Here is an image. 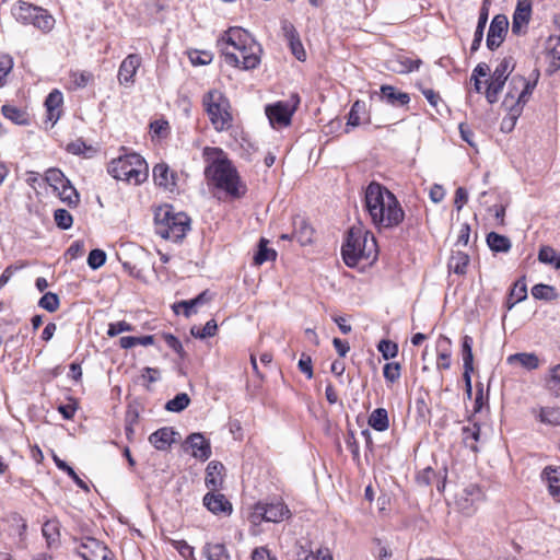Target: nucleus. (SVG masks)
Masks as SVG:
<instances>
[{"label":"nucleus","instance_id":"f257e3e1","mask_svg":"<svg viewBox=\"0 0 560 560\" xmlns=\"http://www.w3.org/2000/svg\"><path fill=\"white\" fill-rule=\"evenodd\" d=\"M202 155L207 163L205 176L209 182L223 190L232 200L240 199L246 194V185L241 180L237 170L222 149L206 147Z\"/></svg>","mask_w":560,"mask_h":560},{"label":"nucleus","instance_id":"f03ea898","mask_svg":"<svg viewBox=\"0 0 560 560\" xmlns=\"http://www.w3.org/2000/svg\"><path fill=\"white\" fill-rule=\"evenodd\" d=\"M365 209L377 229L398 226L405 218L397 197L385 186L371 182L364 194Z\"/></svg>","mask_w":560,"mask_h":560},{"label":"nucleus","instance_id":"7ed1b4c3","mask_svg":"<svg viewBox=\"0 0 560 560\" xmlns=\"http://www.w3.org/2000/svg\"><path fill=\"white\" fill-rule=\"evenodd\" d=\"M345 264L355 267L360 261H373L376 259V242L372 234L361 229L351 228L341 247Z\"/></svg>","mask_w":560,"mask_h":560},{"label":"nucleus","instance_id":"20e7f679","mask_svg":"<svg viewBox=\"0 0 560 560\" xmlns=\"http://www.w3.org/2000/svg\"><path fill=\"white\" fill-rule=\"evenodd\" d=\"M155 233L164 240L178 242L190 229V219L184 212H175L168 205L159 207L154 212Z\"/></svg>","mask_w":560,"mask_h":560},{"label":"nucleus","instance_id":"39448f33","mask_svg":"<svg viewBox=\"0 0 560 560\" xmlns=\"http://www.w3.org/2000/svg\"><path fill=\"white\" fill-rule=\"evenodd\" d=\"M107 172L118 180L139 185L148 178V164L138 153H130L110 161Z\"/></svg>","mask_w":560,"mask_h":560},{"label":"nucleus","instance_id":"423d86ee","mask_svg":"<svg viewBox=\"0 0 560 560\" xmlns=\"http://www.w3.org/2000/svg\"><path fill=\"white\" fill-rule=\"evenodd\" d=\"M202 106L217 131H226L232 127L231 104L221 91L217 89L209 90L202 97Z\"/></svg>","mask_w":560,"mask_h":560},{"label":"nucleus","instance_id":"0eeeda50","mask_svg":"<svg viewBox=\"0 0 560 560\" xmlns=\"http://www.w3.org/2000/svg\"><path fill=\"white\" fill-rule=\"evenodd\" d=\"M537 80L530 82L521 75H515L511 79L509 91L502 103V106L511 115V128H514L516 119L521 115L523 106L532 95Z\"/></svg>","mask_w":560,"mask_h":560},{"label":"nucleus","instance_id":"6e6552de","mask_svg":"<svg viewBox=\"0 0 560 560\" xmlns=\"http://www.w3.org/2000/svg\"><path fill=\"white\" fill-rule=\"evenodd\" d=\"M11 12L18 22L24 25H33L43 32L50 31L55 23L47 10L30 2L18 1L13 4Z\"/></svg>","mask_w":560,"mask_h":560},{"label":"nucleus","instance_id":"1a4fd4ad","mask_svg":"<svg viewBox=\"0 0 560 560\" xmlns=\"http://www.w3.org/2000/svg\"><path fill=\"white\" fill-rule=\"evenodd\" d=\"M250 38V34L242 27H230L225 31L218 40V47L224 57V61L232 67H238L237 49L244 48V45L249 43Z\"/></svg>","mask_w":560,"mask_h":560},{"label":"nucleus","instance_id":"9d476101","mask_svg":"<svg viewBox=\"0 0 560 560\" xmlns=\"http://www.w3.org/2000/svg\"><path fill=\"white\" fill-rule=\"evenodd\" d=\"M513 69L514 60L510 56L504 57L495 67L486 90V98L490 104H494L498 101V96L502 92L503 86Z\"/></svg>","mask_w":560,"mask_h":560},{"label":"nucleus","instance_id":"9b49d317","mask_svg":"<svg viewBox=\"0 0 560 560\" xmlns=\"http://www.w3.org/2000/svg\"><path fill=\"white\" fill-rule=\"evenodd\" d=\"M78 553L84 560H110V550L100 540L86 537L78 547Z\"/></svg>","mask_w":560,"mask_h":560},{"label":"nucleus","instance_id":"f8f14e48","mask_svg":"<svg viewBox=\"0 0 560 560\" xmlns=\"http://www.w3.org/2000/svg\"><path fill=\"white\" fill-rule=\"evenodd\" d=\"M509 28V20L504 14H497L492 19L488 35H487V47L490 50H495L503 43Z\"/></svg>","mask_w":560,"mask_h":560},{"label":"nucleus","instance_id":"ddd939ff","mask_svg":"<svg viewBox=\"0 0 560 560\" xmlns=\"http://www.w3.org/2000/svg\"><path fill=\"white\" fill-rule=\"evenodd\" d=\"M294 110L295 107H291L289 104L283 102L266 106V115L273 127L290 125Z\"/></svg>","mask_w":560,"mask_h":560},{"label":"nucleus","instance_id":"4468645a","mask_svg":"<svg viewBox=\"0 0 560 560\" xmlns=\"http://www.w3.org/2000/svg\"><path fill=\"white\" fill-rule=\"evenodd\" d=\"M532 16V0H517L512 20V33L521 35L527 26Z\"/></svg>","mask_w":560,"mask_h":560},{"label":"nucleus","instance_id":"2eb2a0df","mask_svg":"<svg viewBox=\"0 0 560 560\" xmlns=\"http://www.w3.org/2000/svg\"><path fill=\"white\" fill-rule=\"evenodd\" d=\"M281 30L294 57L300 61H304L306 58V52L294 25L291 22L284 20L282 21Z\"/></svg>","mask_w":560,"mask_h":560},{"label":"nucleus","instance_id":"dca6fc26","mask_svg":"<svg viewBox=\"0 0 560 560\" xmlns=\"http://www.w3.org/2000/svg\"><path fill=\"white\" fill-rule=\"evenodd\" d=\"M142 58L138 54L128 55L120 63L118 81L120 84H133L135 75L141 66Z\"/></svg>","mask_w":560,"mask_h":560},{"label":"nucleus","instance_id":"f3484780","mask_svg":"<svg viewBox=\"0 0 560 560\" xmlns=\"http://www.w3.org/2000/svg\"><path fill=\"white\" fill-rule=\"evenodd\" d=\"M259 51V45L250 38V42L246 43L244 48L237 49V55L240 57V66L237 68H242L244 70L255 69L260 62V58L258 56Z\"/></svg>","mask_w":560,"mask_h":560},{"label":"nucleus","instance_id":"a211bd4d","mask_svg":"<svg viewBox=\"0 0 560 560\" xmlns=\"http://www.w3.org/2000/svg\"><path fill=\"white\" fill-rule=\"evenodd\" d=\"M203 505L213 514L224 513L230 515L232 513L231 502L224 494L212 490L203 497Z\"/></svg>","mask_w":560,"mask_h":560},{"label":"nucleus","instance_id":"6ab92c4d","mask_svg":"<svg viewBox=\"0 0 560 560\" xmlns=\"http://www.w3.org/2000/svg\"><path fill=\"white\" fill-rule=\"evenodd\" d=\"M185 443L192 450L195 458L205 462L211 456L210 442L201 433H191Z\"/></svg>","mask_w":560,"mask_h":560},{"label":"nucleus","instance_id":"aec40b11","mask_svg":"<svg viewBox=\"0 0 560 560\" xmlns=\"http://www.w3.org/2000/svg\"><path fill=\"white\" fill-rule=\"evenodd\" d=\"M262 506L264 513L261 515L265 517V522L278 523L290 515V510L281 501L262 502Z\"/></svg>","mask_w":560,"mask_h":560},{"label":"nucleus","instance_id":"412c9836","mask_svg":"<svg viewBox=\"0 0 560 560\" xmlns=\"http://www.w3.org/2000/svg\"><path fill=\"white\" fill-rule=\"evenodd\" d=\"M176 174L171 172L165 163H159L153 167V179L160 187L172 191L176 187Z\"/></svg>","mask_w":560,"mask_h":560},{"label":"nucleus","instance_id":"4be33fe9","mask_svg":"<svg viewBox=\"0 0 560 560\" xmlns=\"http://www.w3.org/2000/svg\"><path fill=\"white\" fill-rule=\"evenodd\" d=\"M63 103L62 93L59 90H52L45 100V107L47 110V118L52 124H56L61 115V105Z\"/></svg>","mask_w":560,"mask_h":560},{"label":"nucleus","instance_id":"5701e85b","mask_svg":"<svg viewBox=\"0 0 560 560\" xmlns=\"http://www.w3.org/2000/svg\"><path fill=\"white\" fill-rule=\"evenodd\" d=\"M541 478L548 485L549 494L556 500L560 501V467L547 466L542 470Z\"/></svg>","mask_w":560,"mask_h":560},{"label":"nucleus","instance_id":"b1692460","mask_svg":"<svg viewBox=\"0 0 560 560\" xmlns=\"http://www.w3.org/2000/svg\"><path fill=\"white\" fill-rule=\"evenodd\" d=\"M546 50L548 52V57L550 58L547 72L552 74L560 70V36H549L546 43Z\"/></svg>","mask_w":560,"mask_h":560},{"label":"nucleus","instance_id":"393cba45","mask_svg":"<svg viewBox=\"0 0 560 560\" xmlns=\"http://www.w3.org/2000/svg\"><path fill=\"white\" fill-rule=\"evenodd\" d=\"M224 466L222 463L212 460L208 464L206 469V486L212 491H217L223 482L222 471Z\"/></svg>","mask_w":560,"mask_h":560},{"label":"nucleus","instance_id":"a878e982","mask_svg":"<svg viewBox=\"0 0 560 560\" xmlns=\"http://www.w3.org/2000/svg\"><path fill=\"white\" fill-rule=\"evenodd\" d=\"M175 431L172 428L164 427L149 436V442L159 451L167 450L174 442Z\"/></svg>","mask_w":560,"mask_h":560},{"label":"nucleus","instance_id":"bb28decb","mask_svg":"<svg viewBox=\"0 0 560 560\" xmlns=\"http://www.w3.org/2000/svg\"><path fill=\"white\" fill-rule=\"evenodd\" d=\"M438 370H448L451 368V339L446 336L441 335L438 339Z\"/></svg>","mask_w":560,"mask_h":560},{"label":"nucleus","instance_id":"cd10ccee","mask_svg":"<svg viewBox=\"0 0 560 560\" xmlns=\"http://www.w3.org/2000/svg\"><path fill=\"white\" fill-rule=\"evenodd\" d=\"M381 97L392 106H405L410 102L408 93L400 92L393 85L381 86Z\"/></svg>","mask_w":560,"mask_h":560},{"label":"nucleus","instance_id":"c85d7f7f","mask_svg":"<svg viewBox=\"0 0 560 560\" xmlns=\"http://www.w3.org/2000/svg\"><path fill=\"white\" fill-rule=\"evenodd\" d=\"M488 16H489V8L487 4V0H485L482 3V7L480 9V12H479L478 23H477V27H476L475 34H474V39H472L471 47H470L471 52H476L481 45V42L483 38V31H485L487 22H488Z\"/></svg>","mask_w":560,"mask_h":560},{"label":"nucleus","instance_id":"c756f323","mask_svg":"<svg viewBox=\"0 0 560 560\" xmlns=\"http://www.w3.org/2000/svg\"><path fill=\"white\" fill-rule=\"evenodd\" d=\"M462 440L466 447L477 453L479 451L477 443L480 440V425L475 422L471 425L463 427Z\"/></svg>","mask_w":560,"mask_h":560},{"label":"nucleus","instance_id":"7c9ffc66","mask_svg":"<svg viewBox=\"0 0 560 560\" xmlns=\"http://www.w3.org/2000/svg\"><path fill=\"white\" fill-rule=\"evenodd\" d=\"M313 233V228L304 219L300 218L294 221V232L292 233V237H294L301 245L305 246L311 244Z\"/></svg>","mask_w":560,"mask_h":560},{"label":"nucleus","instance_id":"2f4dec72","mask_svg":"<svg viewBox=\"0 0 560 560\" xmlns=\"http://www.w3.org/2000/svg\"><path fill=\"white\" fill-rule=\"evenodd\" d=\"M1 113L7 119L16 125L26 126L30 122L27 113L21 108H18L16 106L4 104L1 107Z\"/></svg>","mask_w":560,"mask_h":560},{"label":"nucleus","instance_id":"473e14b6","mask_svg":"<svg viewBox=\"0 0 560 560\" xmlns=\"http://www.w3.org/2000/svg\"><path fill=\"white\" fill-rule=\"evenodd\" d=\"M487 244L489 248L495 253H508L512 247V243L509 237L495 232L488 233Z\"/></svg>","mask_w":560,"mask_h":560},{"label":"nucleus","instance_id":"72a5a7b5","mask_svg":"<svg viewBox=\"0 0 560 560\" xmlns=\"http://www.w3.org/2000/svg\"><path fill=\"white\" fill-rule=\"evenodd\" d=\"M208 301L209 298L207 296V292L205 291L197 295L195 299L179 302L174 306V311L178 313L179 308H183V314L186 317H190L194 313H196V307L198 305H201Z\"/></svg>","mask_w":560,"mask_h":560},{"label":"nucleus","instance_id":"f704fd0d","mask_svg":"<svg viewBox=\"0 0 560 560\" xmlns=\"http://www.w3.org/2000/svg\"><path fill=\"white\" fill-rule=\"evenodd\" d=\"M508 363H520L527 370H536L539 366V359L535 353L521 352L509 355Z\"/></svg>","mask_w":560,"mask_h":560},{"label":"nucleus","instance_id":"c9c22d12","mask_svg":"<svg viewBox=\"0 0 560 560\" xmlns=\"http://www.w3.org/2000/svg\"><path fill=\"white\" fill-rule=\"evenodd\" d=\"M368 422L369 425L376 431H386L389 427L387 410L384 408H376L370 415Z\"/></svg>","mask_w":560,"mask_h":560},{"label":"nucleus","instance_id":"e433bc0d","mask_svg":"<svg viewBox=\"0 0 560 560\" xmlns=\"http://www.w3.org/2000/svg\"><path fill=\"white\" fill-rule=\"evenodd\" d=\"M366 114V106L365 103L362 101H355L351 109L348 114V120H347V129L346 132H349V127H358L362 124V116Z\"/></svg>","mask_w":560,"mask_h":560},{"label":"nucleus","instance_id":"4c0bfd02","mask_svg":"<svg viewBox=\"0 0 560 560\" xmlns=\"http://www.w3.org/2000/svg\"><path fill=\"white\" fill-rule=\"evenodd\" d=\"M469 260L468 254L460 250L453 252L448 261V268L456 275H465Z\"/></svg>","mask_w":560,"mask_h":560},{"label":"nucleus","instance_id":"58836bf2","mask_svg":"<svg viewBox=\"0 0 560 560\" xmlns=\"http://www.w3.org/2000/svg\"><path fill=\"white\" fill-rule=\"evenodd\" d=\"M527 298V288L525 279H518L513 288L511 289L510 296L508 299V307L511 310L515 304L524 301Z\"/></svg>","mask_w":560,"mask_h":560},{"label":"nucleus","instance_id":"ea45409f","mask_svg":"<svg viewBox=\"0 0 560 560\" xmlns=\"http://www.w3.org/2000/svg\"><path fill=\"white\" fill-rule=\"evenodd\" d=\"M537 419L548 425H560V407H541Z\"/></svg>","mask_w":560,"mask_h":560},{"label":"nucleus","instance_id":"a19ab883","mask_svg":"<svg viewBox=\"0 0 560 560\" xmlns=\"http://www.w3.org/2000/svg\"><path fill=\"white\" fill-rule=\"evenodd\" d=\"M203 553L208 560H231V556L223 544H207Z\"/></svg>","mask_w":560,"mask_h":560},{"label":"nucleus","instance_id":"79ce46f5","mask_svg":"<svg viewBox=\"0 0 560 560\" xmlns=\"http://www.w3.org/2000/svg\"><path fill=\"white\" fill-rule=\"evenodd\" d=\"M268 241L266 238H260L258 244V249L254 255V262L257 266L262 265L266 261L275 260L277 253L275 249L269 248L267 246Z\"/></svg>","mask_w":560,"mask_h":560},{"label":"nucleus","instance_id":"37998d69","mask_svg":"<svg viewBox=\"0 0 560 560\" xmlns=\"http://www.w3.org/2000/svg\"><path fill=\"white\" fill-rule=\"evenodd\" d=\"M45 180L52 188L54 192L60 190L63 185H68V178L59 168H49L45 173Z\"/></svg>","mask_w":560,"mask_h":560},{"label":"nucleus","instance_id":"c03bdc74","mask_svg":"<svg viewBox=\"0 0 560 560\" xmlns=\"http://www.w3.org/2000/svg\"><path fill=\"white\" fill-rule=\"evenodd\" d=\"M57 196L60 200L67 203L69 207H75L80 197L77 189L71 185L70 180H68V185H63L60 190L56 191Z\"/></svg>","mask_w":560,"mask_h":560},{"label":"nucleus","instance_id":"a18cd8bd","mask_svg":"<svg viewBox=\"0 0 560 560\" xmlns=\"http://www.w3.org/2000/svg\"><path fill=\"white\" fill-rule=\"evenodd\" d=\"M538 260L546 265H551L560 269V254L550 246H542L538 252Z\"/></svg>","mask_w":560,"mask_h":560},{"label":"nucleus","instance_id":"49530a36","mask_svg":"<svg viewBox=\"0 0 560 560\" xmlns=\"http://www.w3.org/2000/svg\"><path fill=\"white\" fill-rule=\"evenodd\" d=\"M532 295L537 300L552 301L558 298L555 287L544 283L535 284L532 288Z\"/></svg>","mask_w":560,"mask_h":560},{"label":"nucleus","instance_id":"de8ad7c7","mask_svg":"<svg viewBox=\"0 0 560 560\" xmlns=\"http://www.w3.org/2000/svg\"><path fill=\"white\" fill-rule=\"evenodd\" d=\"M474 340L470 336L466 335L462 341V355L464 362V370H474V354H472Z\"/></svg>","mask_w":560,"mask_h":560},{"label":"nucleus","instance_id":"09e8293b","mask_svg":"<svg viewBox=\"0 0 560 560\" xmlns=\"http://www.w3.org/2000/svg\"><path fill=\"white\" fill-rule=\"evenodd\" d=\"M218 325L214 319H210L203 327L194 326L190 329V334L198 339H206L217 335Z\"/></svg>","mask_w":560,"mask_h":560},{"label":"nucleus","instance_id":"8fccbe9b","mask_svg":"<svg viewBox=\"0 0 560 560\" xmlns=\"http://www.w3.org/2000/svg\"><path fill=\"white\" fill-rule=\"evenodd\" d=\"M154 337L151 335L148 336H141V337H133V336H125L119 339V346L122 349H129L135 346H150L153 345Z\"/></svg>","mask_w":560,"mask_h":560},{"label":"nucleus","instance_id":"3c124183","mask_svg":"<svg viewBox=\"0 0 560 560\" xmlns=\"http://www.w3.org/2000/svg\"><path fill=\"white\" fill-rule=\"evenodd\" d=\"M54 462L56 466L60 470L65 471L75 482L78 487L86 491L89 490L88 485L77 475L73 468L69 466L65 460L60 459L57 455H54Z\"/></svg>","mask_w":560,"mask_h":560},{"label":"nucleus","instance_id":"603ef678","mask_svg":"<svg viewBox=\"0 0 560 560\" xmlns=\"http://www.w3.org/2000/svg\"><path fill=\"white\" fill-rule=\"evenodd\" d=\"M190 404V398L186 393L177 394L173 399L168 400L165 409L171 412H180Z\"/></svg>","mask_w":560,"mask_h":560},{"label":"nucleus","instance_id":"864d4df0","mask_svg":"<svg viewBox=\"0 0 560 560\" xmlns=\"http://www.w3.org/2000/svg\"><path fill=\"white\" fill-rule=\"evenodd\" d=\"M59 304L60 301L58 295L52 292L45 293L38 301V305L50 313L56 312L59 307Z\"/></svg>","mask_w":560,"mask_h":560},{"label":"nucleus","instance_id":"5fc2aeb1","mask_svg":"<svg viewBox=\"0 0 560 560\" xmlns=\"http://www.w3.org/2000/svg\"><path fill=\"white\" fill-rule=\"evenodd\" d=\"M422 94L430 103V105L435 108L439 114H442L443 109H447L446 105L442 101L439 93L434 92L432 89H423Z\"/></svg>","mask_w":560,"mask_h":560},{"label":"nucleus","instance_id":"6e6d98bb","mask_svg":"<svg viewBox=\"0 0 560 560\" xmlns=\"http://www.w3.org/2000/svg\"><path fill=\"white\" fill-rule=\"evenodd\" d=\"M55 222L61 230H68L72 226L73 219L66 209H57L54 214Z\"/></svg>","mask_w":560,"mask_h":560},{"label":"nucleus","instance_id":"4d7b16f0","mask_svg":"<svg viewBox=\"0 0 560 560\" xmlns=\"http://www.w3.org/2000/svg\"><path fill=\"white\" fill-rule=\"evenodd\" d=\"M377 350L382 353L383 358L385 360L395 358L398 353V346L397 343L388 340L383 339L377 345Z\"/></svg>","mask_w":560,"mask_h":560},{"label":"nucleus","instance_id":"13d9d810","mask_svg":"<svg viewBox=\"0 0 560 560\" xmlns=\"http://www.w3.org/2000/svg\"><path fill=\"white\" fill-rule=\"evenodd\" d=\"M400 364L397 362L386 363L383 368V375L388 383H395L400 377Z\"/></svg>","mask_w":560,"mask_h":560},{"label":"nucleus","instance_id":"bf43d9fd","mask_svg":"<svg viewBox=\"0 0 560 560\" xmlns=\"http://www.w3.org/2000/svg\"><path fill=\"white\" fill-rule=\"evenodd\" d=\"M106 261V254L102 249H92L88 257V265L95 270L102 267Z\"/></svg>","mask_w":560,"mask_h":560},{"label":"nucleus","instance_id":"052dcab7","mask_svg":"<svg viewBox=\"0 0 560 560\" xmlns=\"http://www.w3.org/2000/svg\"><path fill=\"white\" fill-rule=\"evenodd\" d=\"M133 330V326L125 320H120V322H116V323H110L108 325V330H107V335L109 337H115L121 332H125V331H132Z\"/></svg>","mask_w":560,"mask_h":560},{"label":"nucleus","instance_id":"680f3d73","mask_svg":"<svg viewBox=\"0 0 560 560\" xmlns=\"http://www.w3.org/2000/svg\"><path fill=\"white\" fill-rule=\"evenodd\" d=\"M43 536L47 539V542L50 544L55 541L59 535L58 533V524L54 521H47L42 528Z\"/></svg>","mask_w":560,"mask_h":560},{"label":"nucleus","instance_id":"e2e57ef3","mask_svg":"<svg viewBox=\"0 0 560 560\" xmlns=\"http://www.w3.org/2000/svg\"><path fill=\"white\" fill-rule=\"evenodd\" d=\"M163 338H164L166 345L171 349H173L182 359H184L186 357V352L183 348V345L177 337H175L172 334H164Z\"/></svg>","mask_w":560,"mask_h":560},{"label":"nucleus","instance_id":"0e129e2a","mask_svg":"<svg viewBox=\"0 0 560 560\" xmlns=\"http://www.w3.org/2000/svg\"><path fill=\"white\" fill-rule=\"evenodd\" d=\"M172 546L179 552V555L189 560L194 557V548L185 540H172Z\"/></svg>","mask_w":560,"mask_h":560},{"label":"nucleus","instance_id":"69168bd1","mask_svg":"<svg viewBox=\"0 0 560 560\" xmlns=\"http://www.w3.org/2000/svg\"><path fill=\"white\" fill-rule=\"evenodd\" d=\"M170 129V125L166 120H155L150 124V130L154 137L164 138Z\"/></svg>","mask_w":560,"mask_h":560},{"label":"nucleus","instance_id":"338daca9","mask_svg":"<svg viewBox=\"0 0 560 560\" xmlns=\"http://www.w3.org/2000/svg\"><path fill=\"white\" fill-rule=\"evenodd\" d=\"M465 500L474 503L475 501H479L482 499L483 493L479 486L469 485L464 489Z\"/></svg>","mask_w":560,"mask_h":560},{"label":"nucleus","instance_id":"774afa93","mask_svg":"<svg viewBox=\"0 0 560 560\" xmlns=\"http://www.w3.org/2000/svg\"><path fill=\"white\" fill-rule=\"evenodd\" d=\"M470 225L468 223H462L459 226L458 235L455 245L467 246L470 238Z\"/></svg>","mask_w":560,"mask_h":560}]
</instances>
